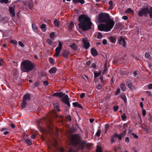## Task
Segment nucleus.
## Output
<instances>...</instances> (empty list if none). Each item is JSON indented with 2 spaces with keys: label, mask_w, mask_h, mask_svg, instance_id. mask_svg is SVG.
<instances>
[{
  "label": "nucleus",
  "mask_w": 152,
  "mask_h": 152,
  "mask_svg": "<svg viewBox=\"0 0 152 152\" xmlns=\"http://www.w3.org/2000/svg\"><path fill=\"white\" fill-rule=\"evenodd\" d=\"M99 21L100 22L106 23L105 24H100L98 26V30L101 31H110L115 24L114 21L110 19L109 15L106 13H102L99 14Z\"/></svg>",
  "instance_id": "nucleus-1"
},
{
  "label": "nucleus",
  "mask_w": 152,
  "mask_h": 152,
  "mask_svg": "<svg viewBox=\"0 0 152 152\" xmlns=\"http://www.w3.org/2000/svg\"><path fill=\"white\" fill-rule=\"evenodd\" d=\"M80 22L78 24L79 28L83 31L88 30L91 29L92 23L90 18L85 15H81L78 18Z\"/></svg>",
  "instance_id": "nucleus-2"
},
{
  "label": "nucleus",
  "mask_w": 152,
  "mask_h": 152,
  "mask_svg": "<svg viewBox=\"0 0 152 152\" xmlns=\"http://www.w3.org/2000/svg\"><path fill=\"white\" fill-rule=\"evenodd\" d=\"M70 143L74 145H79V148L82 150L87 145L86 142L83 141L80 135L78 134H73L72 135Z\"/></svg>",
  "instance_id": "nucleus-3"
},
{
  "label": "nucleus",
  "mask_w": 152,
  "mask_h": 152,
  "mask_svg": "<svg viewBox=\"0 0 152 152\" xmlns=\"http://www.w3.org/2000/svg\"><path fill=\"white\" fill-rule=\"evenodd\" d=\"M53 107L54 110L51 112L47 116L49 121L51 124L52 123V121L53 118H56L59 117L61 119H62L63 117V116H59L56 111V110L58 112L61 111V110L59 108L60 106L59 103L57 102H55L53 104Z\"/></svg>",
  "instance_id": "nucleus-4"
},
{
  "label": "nucleus",
  "mask_w": 152,
  "mask_h": 152,
  "mask_svg": "<svg viewBox=\"0 0 152 152\" xmlns=\"http://www.w3.org/2000/svg\"><path fill=\"white\" fill-rule=\"evenodd\" d=\"M34 68L32 63L28 60H25L22 62L21 68L23 72H28L32 70Z\"/></svg>",
  "instance_id": "nucleus-5"
},
{
  "label": "nucleus",
  "mask_w": 152,
  "mask_h": 152,
  "mask_svg": "<svg viewBox=\"0 0 152 152\" xmlns=\"http://www.w3.org/2000/svg\"><path fill=\"white\" fill-rule=\"evenodd\" d=\"M30 99V95L28 93H27L23 96L22 99V102L21 104V108L23 109L24 108L26 104V101H29Z\"/></svg>",
  "instance_id": "nucleus-6"
},
{
  "label": "nucleus",
  "mask_w": 152,
  "mask_h": 152,
  "mask_svg": "<svg viewBox=\"0 0 152 152\" xmlns=\"http://www.w3.org/2000/svg\"><path fill=\"white\" fill-rule=\"evenodd\" d=\"M149 7H145L143 8L140 9L138 13V15L139 16L142 17L143 15L146 16L148 14Z\"/></svg>",
  "instance_id": "nucleus-7"
},
{
  "label": "nucleus",
  "mask_w": 152,
  "mask_h": 152,
  "mask_svg": "<svg viewBox=\"0 0 152 152\" xmlns=\"http://www.w3.org/2000/svg\"><path fill=\"white\" fill-rule=\"evenodd\" d=\"M62 43L61 41H59L58 46L55 49L56 53L55 55L56 56H58L59 55L60 51L62 49Z\"/></svg>",
  "instance_id": "nucleus-8"
},
{
  "label": "nucleus",
  "mask_w": 152,
  "mask_h": 152,
  "mask_svg": "<svg viewBox=\"0 0 152 152\" xmlns=\"http://www.w3.org/2000/svg\"><path fill=\"white\" fill-rule=\"evenodd\" d=\"M82 42L84 44L85 48L87 49L90 46V44L88 41L86 37H83L82 39Z\"/></svg>",
  "instance_id": "nucleus-9"
},
{
  "label": "nucleus",
  "mask_w": 152,
  "mask_h": 152,
  "mask_svg": "<svg viewBox=\"0 0 152 152\" xmlns=\"http://www.w3.org/2000/svg\"><path fill=\"white\" fill-rule=\"evenodd\" d=\"M64 102L66 104L68 107H70V104L69 102V97L67 95H66L62 99Z\"/></svg>",
  "instance_id": "nucleus-10"
},
{
  "label": "nucleus",
  "mask_w": 152,
  "mask_h": 152,
  "mask_svg": "<svg viewBox=\"0 0 152 152\" xmlns=\"http://www.w3.org/2000/svg\"><path fill=\"white\" fill-rule=\"evenodd\" d=\"M65 93H62L61 92H56L53 94V96L58 97L60 98H62L65 96Z\"/></svg>",
  "instance_id": "nucleus-11"
},
{
  "label": "nucleus",
  "mask_w": 152,
  "mask_h": 152,
  "mask_svg": "<svg viewBox=\"0 0 152 152\" xmlns=\"http://www.w3.org/2000/svg\"><path fill=\"white\" fill-rule=\"evenodd\" d=\"M118 42L120 45H121L125 47L126 46V42L122 37H121L118 40Z\"/></svg>",
  "instance_id": "nucleus-12"
},
{
  "label": "nucleus",
  "mask_w": 152,
  "mask_h": 152,
  "mask_svg": "<svg viewBox=\"0 0 152 152\" xmlns=\"http://www.w3.org/2000/svg\"><path fill=\"white\" fill-rule=\"evenodd\" d=\"M15 7V6H14V7H10L9 8L10 14H11L12 17L13 18L14 17L15 15L14 9Z\"/></svg>",
  "instance_id": "nucleus-13"
},
{
  "label": "nucleus",
  "mask_w": 152,
  "mask_h": 152,
  "mask_svg": "<svg viewBox=\"0 0 152 152\" xmlns=\"http://www.w3.org/2000/svg\"><path fill=\"white\" fill-rule=\"evenodd\" d=\"M23 4L25 5H28V7L30 9L32 8L33 5L31 1H30L28 2L27 1L26 2H24Z\"/></svg>",
  "instance_id": "nucleus-14"
},
{
  "label": "nucleus",
  "mask_w": 152,
  "mask_h": 152,
  "mask_svg": "<svg viewBox=\"0 0 152 152\" xmlns=\"http://www.w3.org/2000/svg\"><path fill=\"white\" fill-rule=\"evenodd\" d=\"M73 105L75 107H78L82 109L83 108L82 106L78 102H73L72 103Z\"/></svg>",
  "instance_id": "nucleus-15"
},
{
  "label": "nucleus",
  "mask_w": 152,
  "mask_h": 152,
  "mask_svg": "<svg viewBox=\"0 0 152 152\" xmlns=\"http://www.w3.org/2000/svg\"><path fill=\"white\" fill-rule=\"evenodd\" d=\"M120 97L124 100L125 104L127 103V99L125 95L122 94L120 95Z\"/></svg>",
  "instance_id": "nucleus-16"
},
{
  "label": "nucleus",
  "mask_w": 152,
  "mask_h": 152,
  "mask_svg": "<svg viewBox=\"0 0 152 152\" xmlns=\"http://www.w3.org/2000/svg\"><path fill=\"white\" fill-rule=\"evenodd\" d=\"M69 53V50H64V52L63 53L62 55L65 58H66L68 57Z\"/></svg>",
  "instance_id": "nucleus-17"
},
{
  "label": "nucleus",
  "mask_w": 152,
  "mask_h": 152,
  "mask_svg": "<svg viewBox=\"0 0 152 152\" xmlns=\"http://www.w3.org/2000/svg\"><path fill=\"white\" fill-rule=\"evenodd\" d=\"M91 52L92 54L94 56H96L97 55V53L95 49L92 48L91 49Z\"/></svg>",
  "instance_id": "nucleus-18"
},
{
  "label": "nucleus",
  "mask_w": 152,
  "mask_h": 152,
  "mask_svg": "<svg viewBox=\"0 0 152 152\" xmlns=\"http://www.w3.org/2000/svg\"><path fill=\"white\" fill-rule=\"evenodd\" d=\"M25 142L29 146L32 144V142L29 138H28L26 139L25 140Z\"/></svg>",
  "instance_id": "nucleus-19"
},
{
  "label": "nucleus",
  "mask_w": 152,
  "mask_h": 152,
  "mask_svg": "<svg viewBox=\"0 0 152 152\" xmlns=\"http://www.w3.org/2000/svg\"><path fill=\"white\" fill-rule=\"evenodd\" d=\"M40 28L43 32H45L47 29V28L45 24L42 25L40 26Z\"/></svg>",
  "instance_id": "nucleus-20"
},
{
  "label": "nucleus",
  "mask_w": 152,
  "mask_h": 152,
  "mask_svg": "<svg viewBox=\"0 0 152 152\" xmlns=\"http://www.w3.org/2000/svg\"><path fill=\"white\" fill-rule=\"evenodd\" d=\"M56 70L57 69L56 68L53 67L49 70V72L50 73L53 74L55 73Z\"/></svg>",
  "instance_id": "nucleus-21"
},
{
  "label": "nucleus",
  "mask_w": 152,
  "mask_h": 152,
  "mask_svg": "<svg viewBox=\"0 0 152 152\" xmlns=\"http://www.w3.org/2000/svg\"><path fill=\"white\" fill-rule=\"evenodd\" d=\"M73 2L75 3H80L81 4H83L84 3L85 1L84 0H72Z\"/></svg>",
  "instance_id": "nucleus-22"
},
{
  "label": "nucleus",
  "mask_w": 152,
  "mask_h": 152,
  "mask_svg": "<svg viewBox=\"0 0 152 152\" xmlns=\"http://www.w3.org/2000/svg\"><path fill=\"white\" fill-rule=\"evenodd\" d=\"M54 23L55 26L57 27L59 26L60 23L59 21L57 19H55L54 21Z\"/></svg>",
  "instance_id": "nucleus-23"
},
{
  "label": "nucleus",
  "mask_w": 152,
  "mask_h": 152,
  "mask_svg": "<svg viewBox=\"0 0 152 152\" xmlns=\"http://www.w3.org/2000/svg\"><path fill=\"white\" fill-rule=\"evenodd\" d=\"M148 11V14H149V16L151 18H152V7L150 6L149 8Z\"/></svg>",
  "instance_id": "nucleus-24"
},
{
  "label": "nucleus",
  "mask_w": 152,
  "mask_h": 152,
  "mask_svg": "<svg viewBox=\"0 0 152 152\" xmlns=\"http://www.w3.org/2000/svg\"><path fill=\"white\" fill-rule=\"evenodd\" d=\"M114 134L115 136V137H117V138H118L120 140H121L122 137L121 135L120 134H118L116 133H115Z\"/></svg>",
  "instance_id": "nucleus-25"
},
{
  "label": "nucleus",
  "mask_w": 152,
  "mask_h": 152,
  "mask_svg": "<svg viewBox=\"0 0 152 152\" xmlns=\"http://www.w3.org/2000/svg\"><path fill=\"white\" fill-rule=\"evenodd\" d=\"M70 47L74 50H76L77 48V46L75 43H73L70 45Z\"/></svg>",
  "instance_id": "nucleus-26"
},
{
  "label": "nucleus",
  "mask_w": 152,
  "mask_h": 152,
  "mask_svg": "<svg viewBox=\"0 0 152 152\" xmlns=\"http://www.w3.org/2000/svg\"><path fill=\"white\" fill-rule=\"evenodd\" d=\"M109 39L112 43H114L115 42L116 40L113 37H109Z\"/></svg>",
  "instance_id": "nucleus-27"
},
{
  "label": "nucleus",
  "mask_w": 152,
  "mask_h": 152,
  "mask_svg": "<svg viewBox=\"0 0 152 152\" xmlns=\"http://www.w3.org/2000/svg\"><path fill=\"white\" fill-rule=\"evenodd\" d=\"M32 28L33 30L35 32H37V26L35 24H32Z\"/></svg>",
  "instance_id": "nucleus-28"
},
{
  "label": "nucleus",
  "mask_w": 152,
  "mask_h": 152,
  "mask_svg": "<svg viewBox=\"0 0 152 152\" xmlns=\"http://www.w3.org/2000/svg\"><path fill=\"white\" fill-rule=\"evenodd\" d=\"M126 113H124L121 116V117L122 120L125 121L126 120L127 117L126 115Z\"/></svg>",
  "instance_id": "nucleus-29"
},
{
  "label": "nucleus",
  "mask_w": 152,
  "mask_h": 152,
  "mask_svg": "<svg viewBox=\"0 0 152 152\" xmlns=\"http://www.w3.org/2000/svg\"><path fill=\"white\" fill-rule=\"evenodd\" d=\"M138 72L137 71H134L133 72V76L135 77L136 78H138Z\"/></svg>",
  "instance_id": "nucleus-30"
},
{
  "label": "nucleus",
  "mask_w": 152,
  "mask_h": 152,
  "mask_svg": "<svg viewBox=\"0 0 152 152\" xmlns=\"http://www.w3.org/2000/svg\"><path fill=\"white\" fill-rule=\"evenodd\" d=\"M151 55L149 52H146L145 54V56L146 58H149L150 57Z\"/></svg>",
  "instance_id": "nucleus-31"
},
{
  "label": "nucleus",
  "mask_w": 152,
  "mask_h": 152,
  "mask_svg": "<svg viewBox=\"0 0 152 152\" xmlns=\"http://www.w3.org/2000/svg\"><path fill=\"white\" fill-rule=\"evenodd\" d=\"M115 136L114 134L112 136L111 138H110V141H111V143H113L114 142H115V140H114V138H115Z\"/></svg>",
  "instance_id": "nucleus-32"
},
{
  "label": "nucleus",
  "mask_w": 152,
  "mask_h": 152,
  "mask_svg": "<svg viewBox=\"0 0 152 152\" xmlns=\"http://www.w3.org/2000/svg\"><path fill=\"white\" fill-rule=\"evenodd\" d=\"M101 133V131L100 129H98L97 132H96V133L95 134V135H96L97 136L99 137L100 135V134Z\"/></svg>",
  "instance_id": "nucleus-33"
},
{
  "label": "nucleus",
  "mask_w": 152,
  "mask_h": 152,
  "mask_svg": "<svg viewBox=\"0 0 152 152\" xmlns=\"http://www.w3.org/2000/svg\"><path fill=\"white\" fill-rule=\"evenodd\" d=\"M73 26H74V23L72 22H71L70 23L69 25V29L70 30H71L72 28L73 27Z\"/></svg>",
  "instance_id": "nucleus-34"
},
{
  "label": "nucleus",
  "mask_w": 152,
  "mask_h": 152,
  "mask_svg": "<svg viewBox=\"0 0 152 152\" xmlns=\"http://www.w3.org/2000/svg\"><path fill=\"white\" fill-rule=\"evenodd\" d=\"M127 13H131L133 12V11L130 8H129L125 11Z\"/></svg>",
  "instance_id": "nucleus-35"
},
{
  "label": "nucleus",
  "mask_w": 152,
  "mask_h": 152,
  "mask_svg": "<svg viewBox=\"0 0 152 152\" xmlns=\"http://www.w3.org/2000/svg\"><path fill=\"white\" fill-rule=\"evenodd\" d=\"M97 37L98 39H101L102 37V35L100 32L97 33Z\"/></svg>",
  "instance_id": "nucleus-36"
},
{
  "label": "nucleus",
  "mask_w": 152,
  "mask_h": 152,
  "mask_svg": "<svg viewBox=\"0 0 152 152\" xmlns=\"http://www.w3.org/2000/svg\"><path fill=\"white\" fill-rule=\"evenodd\" d=\"M66 119L67 121L69 122H71L72 121L71 117L69 115L66 116Z\"/></svg>",
  "instance_id": "nucleus-37"
},
{
  "label": "nucleus",
  "mask_w": 152,
  "mask_h": 152,
  "mask_svg": "<svg viewBox=\"0 0 152 152\" xmlns=\"http://www.w3.org/2000/svg\"><path fill=\"white\" fill-rule=\"evenodd\" d=\"M126 84L127 86H130L132 85L131 80H127L126 82Z\"/></svg>",
  "instance_id": "nucleus-38"
},
{
  "label": "nucleus",
  "mask_w": 152,
  "mask_h": 152,
  "mask_svg": "<svg viewBox=\"0 0 152 152\" xmlns=\"http://www.w3.org/2000/svg\"><path fill=\"white\" fill-rule=\"evenodd\" d=\"M94 77H98L101 74V73L100 72H99V73L97 72H94Z\"/></svg>",
  "instance_id": "nucleus-39"
},
{
  "label": "nucleus",
  "mask_w": 152,
  "mask_h": 152,
  "mask_svg": "<svg viewBox=\"0 0 152 152\" xmlns=\"http://www.w3.org/2000/svg\"><path fill=\"white\" fill-rule=\"evenodd\" d=\"M50 36L51 39H53L55 37V34L54 32H52L50 34Z\"/></svg>",
  "instance_id": "nucleus-40"
},
{
  "label": "nucleus",
  "mask_w": 152,
  "mask_h": 152,
  "mask_svg": "<svg viewBox=\"0 0 152 152\" xmlns=\"http://www.w3.org/2000/svg\"><path fill=\"white\" fill-rule=\"evenodd\" d=\"M96 152H102L101 148L98 146L96 150Z\"/></svg>",
  "instance_id": "nucleus-41"
},
{
  "label": "nucleus",
  "mask_w": 152,
  "mask_h": 152,
  "mask_svg": "<svg viewBox=\"0 0 152 152\" xmlns=\"http://www.w3.org/2000/svg\"><path fill=\"white\" fill-rule=\"evenodd\" d=\"M47 42L50 45H52L53 42L51 40L49 39H47Z\"/></svg>",
  "instance_id": "nucleus-42"
},
{
  "label": "nucleus",
  "mask_w": 152,
  "mask_h": 152,
  "mask_svg": "<svg viewBox=\"0 0 152 152\" xmlns=\"http://www.w3.org/2000/svg\"><path fill=\"white\" fill-rule=\"evenodd\" d=\"M118 106H114L113 107V109L114 111L115 112L117 111L118 109Z\"/></svg>",
  "instance_id": "nucleus-43"
},
{
  "label": "nucleus",
  "mask_w": 152,
  "mask_h": 152,
  "mask_svg": "<svg viewBox=\"0 0 152 152\" xmlns=\"http://www.w3.org/2000/svg\"><path fill=\"white\" fill-rule=\"evenodd\" d=\"M126 130H125L124 131L123 133L120 134L121 135L122 137H124V135L126 134Z\"/></svg>",
  "instance_id": "nucleus-44"
},
{
  "label": "nucleus",
  "mask_w": 152,
  "mask_h": 152,
  "mask_svg": "<svg viewBox=\"0 0 152 152\" xmlns=\"http://www.w3.org/2000/svg\"><path fill=\"white\" fill-rule=\"evenodd\" d=\"M49 61L50 63L51 64H53L54 63V60L52 58H49Z\"/></svg>",
  "instance_id": "nucleus-45"
},
{
  "label": "nucleus",
  "mask_w": 152,
  "mask_h": 152,
  "mask_svg": "<svg viewBox=\"0 0 152 152\" xmlns=\"http://www.w3.org/2000/svg\"><path fill=\"white\" fill-rule=\"evenodd\" d=\"M130 89L132 90H134L136 88L135 87V86H127Z\"/></svg>",
  "instance_id": "nucleus-46"
},
{
  "label": "nucleus",
  "mask_w": 152,
  "mask_h": 152,
  "mask_svg": "<svg viewBox=\"0 0 152 152\" xmlns=\"http://www.w3.org/2000/svg\"><path fill=\"white\" fill-rule=\"evenodd\" d=\"M146 114V111L145 110L142 109V114L143 116H145Z\"/></svg>",
  "instance_id": "nucleus-47"
},
{
  "label": "nucleus",
  "mask_w": 152,
  "mask_h": 152,
  "mask_svg": "<svg viewBox=\"0 0 152 152\" xmlns=\"http://www.w3.org/2000/svg\"><path fill=\"white\" fill-rule=\"evenodd\" d=\"M27 135L26 134H24L23 135V140L24 141H25V140L26 139H27Z\"/></svg>",
  "instance_id": "nucleus-48"
},
{
  "label": "nucleus",
  "mask_w": 152,
  "mask_h": 152,
  "mask_svg": "<svg viewBox=\"0 0 152 152\" xmlns=\"http://www.w3.org/2000/svg\"><path fill=\"white\" fill-rule=\"evenodd\" d=\"M0 2L1 3H4L5 4H7L8 2V0H0Z\"/></svg>",
  "instance_id": "nucleus-49"
},
{
  "label": "nucleus",
  "mask_w": 152,
  "mask_h": 152,
  "mask_svg": "<svg viewBox=\"0 0 152 152\" xmlns=\"http://www.w3.org/2000/svg\"><path fill=\"white\" fill-rule=\"evenodd\" d=\"M129 141H130L128 137H126L125 138V141L126 142L128 143L129 142Z\"/></svg>",
  "instance_id": "nucleus-50"
},
{
  "label": "nucleus",
  "mask_w": 152,
  "mask_h": 152,
  "mask_svg": "<svg viewBox=\"0 0 152 152\" xmlns=\"http://www.w3.org/2000/svg\"><path fill=\"white\" fill-rule=\"evenodd\" d=\"M120 92V90L119 88H118L115 92V94L116 95H117Z\"/></svg>",
  "instance_id": "nucleus-51"
},
{
  "label": "nucleus",
  "mask_w": 152,
  "mask_h": 152,
  "mask_svg": "<svg viewBox=\"0 0 152 152\" xmlns=\"http://www.w3.org/2000/svg\"><path fill=\"white\" fill-rule=\"evenodd\" d=\"M43 84L46 86H48L49 84V83L47 80H45L43 82Z\"/></svg>",
  "instance_id": "nucleus-52"
},
{
  "label": "nucleus",
  "mask_w": 152,
  "mask_h": 152,
  "mask_svg": "<svg viewBox=\"0 0 152 152\" xmlns=\"http://www.w3.org/2000/svg\"><path fill=\"white\" fill-rule=\"evenodd\" d=\"M121 87V89L123 91H125L126 90V86H120Z\"/></svg>",
  "instance_id": "nucleus-53"
},
{
  "label": "nucleus",
  "mask_w": 152,
  "mask_h": 152,
  "mask_svg": "<svg viewBox=\"0 0 152 152\" xmlns=\"http://www.w3.org/2000/svg\"><path fill=\"white\" fill-rule=\"evenodd\" d=\"M85 96V94L84 93H82L80 94V97L81 98H83Z\"/></svg>",
  "instance_id": "nucleus-54"
},
{
  "label": "nucleus",
  "mask_w": 152,
  "mask_h": 152,
  "mask_svg": "<svg viewBox=\"0 0 152 152\" xmlns=\"http://www.w3.org/2000/svg\"><path fill=\"white\" fill-rule=\"evenodd\" d=\"M18 44L20 46L22 47H23L24 46L23 44L21 41H19L18 42Z\"/></svg>",
  "instance_id": "nucleus-55"
},
{
  "label": "nucleus",
  "mask_w": 152,
  "mask_h": 152,
  "mask_svg": "<svg viewBox=\"0 0 152 152\" xmlns=\"http://www.w3.org/2000/svg\"><path fill=\"white\" fill-rule=\"evenodd\" d=\"M105 130H107L109 128V125L108 124H107L105 126Z\"/></svg>",
  "instance_id": "nucleus-56"
},
{
  "label": "nucleus",
  "mask_w": 152,
  "mask_h": 152,
  "mask_svg": "<svg viewBox=\"0 0 152 152\" xmlns=\"http://www.w3.org/2000/svg\"><path fill=\"white\" fill-rule=\"evenodd\" d=\"M123 128L125 129H126L127 127H128V124L127 123L124 124L123 125Z\"/></svg>",
  "instance_id": "nucleus-57"
},
{
  "label": "nucleus",
  "mask_w": 152,
  "mask_h": 152,
  "mask_svg": "<svg viewBox=\"0 0 152 152\" xmlns=\"http://www.w3.org/2000/svg\"><path fill=\"white\" fill-rule=\"evenodd\" d=\"M102 43L104 45H106L107 44V40L105 39H104L102 41Z\"/></svg>",
  "instance_id": "nucleus-58"
},
{
  "label": "nucleus",
  "mask_w": 152,
  "mask_h": 152,
  "mask_svg": "<svg viewBox=\"0 0 152 152\" xmlns=\"http://www.w3.org/2000/svg\"><path fill=\"white\" fill-rule=\"evenodd\" d=\"M132 135L133 136H134V137L135 138H136V139H138V136L136 134H135L134 133H132Z\"/></svg>",
  "instance_id": "nucleus-59"
},
{
  "label": "nucleus",
  "mask_w": 152,
  "mask_h": 152,
  "mask_svg": "<svg viewBox=\"0 0 152 152\" xmlns=\"http://www.w3.org/2000/svg\"><path fill=\"white\" fill-rule=\"evenodd\" d=\"M10 42L12 43L14 45H16L17 43V42L15 40H12L10 41Z\"/></svg>",
  "instance_id": "nucleus-60"
},
{
  "label": "nucleus",
  "mask_w": 152,
  "mask_h": 152,
  "mask_svg": "<svg viewBox=\"0 0 152 152\" xmlns=\"http://www.w3.org/2000/svg\"><path fill=\"white\" fill-rule=\"evenodd\" d=\"M99 79L102 83L104 82V80L103 79V77L102 76H100V77Z\"/></svg>",
  "instance_id": "nucleus-61"
},
{
  "label": "nucleus",
  "mask_w": 152,
  "mask_h": 152,
  "mask_svg": "<svg viewBox=\"0 0 152 152\" xmlns=\"http://www.w3.org/2000/svg\"><path fill=\"white\" fill-rule=\"evenodd\" d=\"M31 137L32 139H34L36 138V135L34 134H32L31 135Z\"/></svg>",
  "instance_id": "nucleus-62"
},
{
  "label": "nucleus",
  "mask_w": 152,
  "mask_h": 152,
  "mask_svg": "<svg viewBox=\"0 0 152 152\" xmlns=\"http://www.w3.org/2000/svg\"><path fill=\"white\" fill-rule=\"evenodd\" d=\"M122 18L124 20H126L128 19V17L126 16H124L122 17Z\"/></svg>",
  "instance_id": "nucleus-63"
},
{
  "label": "nucleus",
  "mask_w": 152,
  "mask_h": 152,
  "mask_svg": "<svg viewBox=\"0 0 152 152\" xmlns=\"http://www.w3.org/2000/svg\"><path fill=\"white\" fill-rule=\"evenodd\" d=\"M97 89L100 90L102 88V86H96Z\"/></svg>",
  "instance_id": "nucleus-64"
}]
</instances>
